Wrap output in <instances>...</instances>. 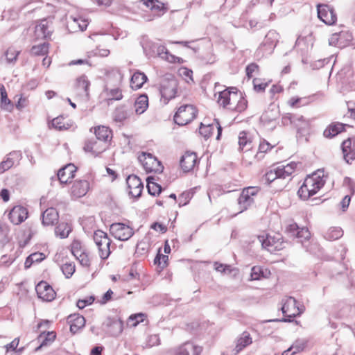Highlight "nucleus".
Masks as SVG:
<instances>
[{
    "label": "nucleus",
    "instance_id": "nucleus-1",
    "mask_svg": "<svg viewBox=\"0 0 355 355\" xmlns=\"http://www.w3.org/2000/svg\"><path fill=\"white\" fill-rule=\"evenodd\" d=\"M220 106L230 111L242 112L248 107V101L236 87H230L218 94Z\"/></svg>",
    "mask_w": 355,
    "mask_h": 355
},
{
    "label": "nucleus",
    "instance_id": "nucleus-2",
    "mask_svg": "<svg viewBox=\"0 0 355 355\" xmlns=\"http://www.w3.org/2000/svg\"><path fill=\"white\" fill-rule=\"evenodd\" d=\"M327 176L323 170H318L306 177L302 185L297 191L299 197L304 200H308L316 194L324 185Z\"/></svg>",
    "mask_w": 355,
    "mask_h": 355
},
{
    "label": "nucleus",
    "instance_id": "nucleus-3",
    "mask_svg": "<svg viewBox=\"0 0 355 355\" xmlns=\"http://www.w3.org/2000/svg\"><path fill=\"white\" fill-rule=\"evenodd\" d=\"M239 150L242 153V159L248 164H252L250 152L256 144L254 134L249 131H241L238 136Z\"/></svg>",
    "mask_w": 355,
    "mask_h": 355
},
{
    "label": "nucleus",
    "instance_id": "nucleus-4",
    "mask_svg": "<svg viewBox=\"0 0 355 355\" xmlns=\"http://www.w3.org/2000/svg\"><path fill=\"white\" fill-rule=\"evenodd\" d=\"M198 114V110L196 105L186 103L180 105L173 116L174 122L178 125H186L195 120Z\"/></svg>",
    "mask_w": 355,
    "mask_h": 355
},
{
    "label": "nucleus",
    "instance_id": "nucleus-5",
    "mask_svg": "<svg viewBox=\"0 0 355 355\" xmlns=\"http://www.w3.org/2000/svg\"><path fill=\"white\" fill-rule=\"evenodd\" d=\"M138 160L147 173L160 174L164 171L162 163L151 153L141 152L138 155Z\"/></svg>",
    "mask_w": 355,
    "mask_h": 355
},
{
    "label": "nucleus",
    "instance_id": "nucleus-6",
    "mask_svg": "<svg viewBox=\"0 0 355 355\" xmlns=\"http://www.w3.org/2000/svg\"><path fill=\"white\" fill-rule=\"evenodd\" d=\"M259 191V187H248L243 189L237 199L238 212L242 213L250 208L254 204Z\"/></svg>",
    "mask_w": 355,
    "mask_h": 355
},
{
    "label": "nucleus",
    "instance_id": "nucleus-7",
    "mask_svg": "<svg viewBox=\"0 0 355 355\" xmlns=\"http://www.w3.org/2000/svg\"><path fill=\"white\" fill-rule=\"evenodd\" d=\"M258 239L262 248L271 253L280 251L285 248L284 238L279 233L274 235H259Z\"/></svg>",
    "mask_w": 355,
    "mask_h": 355
},
{
    "label": "nucleus",
    "instance_id": "nucleus-8",
    "mask_svg": "<svg viewBox=\"0 0 355 355\" xmlns=\"http://www.w3.org/2000/svg\"><path fill=\"white\" fill-rule=\"evenodd\" d=\"M178 91V82L173 76L164 78L159 86L161 101L167 104L171 100L175 98Z\"/></svg>",
    "mask_w": 355,
    "mask_h": 355
},
{
    "label": "nucleus",
    "instance_id": "nucleus-9",
    "mask_svg": "<svg viewBox=\"0 0 355 355\" xmlns=\"http://www.w3.org/2000/svg\"><path fill=\"white\" fill-rule=\"evenodd\" d=\"M94 241L98 248L101 259H106L111 254L112 240L107 234L102 230H96L94 234Z\"/></svg>",
    "mask_w": 355,
    "mask_h": 355
},
{
    "label": "nucleus",
    "instance_id": "nucleus-10",
    "mask_svg": "<svg viewBox=\"0 0 355 355\" xmlns=\"http://www.w3.org/2000/svg\"><path fill=\"white\" fill-rule=\"evenodd\" d=\"M51 322L49 320L41 321L37 324V329L40 331V334L37 336V342L40 343V346L36 348V351L40 349L44 346H47L53 343L56 338V333L54 331H49Z\"/></svg>",
    "mask_w": 355,
    "mask_h": 355
},
{
    "label": "nucleus",
    "instance_id": "nucleus-11",
    "mask_svg": "<svg viewBox=\"0 0 355 355\" xmlns=\"http://www.w3.org/2000/svg\"><path fill=\"white\" fill-rule=\"evenodd\" d=\"M317 12L318 17L327 25H334L337 21V15L334 8L328 4H318Z\"/></svg>",
    "mask_w": 355,
    "mask_h": 355
},
{
    "label": "nucleus",
    "instance_id": "nucleus-12",
    "mask_svg": "<svg viewBox=\"0 0 355 355\" xmlns=\"http://www.w3.org/2000/svg\"><path fill=\"white\" fill-rule=\"evenodd\" d=\"M110 233L116 239L127 241L134 234L133 229L123 223H115L110 225Z\"/></svg>",
    "mask_w": 355,
    "mask_h": 355
},
{
    "label": "nucleus",
    "instance_id": "nucleus-13",
    "mask_svg": "<svg viewBox=\"0 0 355 355\" xmlns=\"http://www.w3.org/2000/svg\"><path fill=\"white\" fill-rule=\"evenodd\" d=\"M28 217V209L21 205H15L8 211L9 221L17 225L25 221Z\"/></svg>",
    "mask_w": 355,
    "mask_h": 355
},
{
    "label": "nucleus",
    "instance_id": "nucleus-14",
    "mask_svg": "<svg viewBox=\"0 0 355 355\" xmlns=\"http://www.w3.org/2000/svg\"><path fill=\"white\" fill-rule=\"evenodd\" d=\"M285 232L290 237L300 239L301 242L309 240L311 237V233L308 228L300 227L295 222L291 223L286 227Z\"/></svg>",
    "mask_w": 355,
    "mask_h": 355
},
{
    "label": "nucleus",
    "instance_id": "nucleus-15",
    "mask_svg": "<svg viewBox=\"0 0 355 355\" xmlns=\"http://www.w3.org/2000/svg\"><path fill=\"white\" fill-rule=\"evenodd\" d=\"M199 159L196 153L187 151L181 157L180 166L184 173L193 171L198 167Z\"/></svg>",
    "mask_w": 355,
    "mask_h": 355
},
{
    "label": "nucleus",
    "instance_id": "nucleus-16",
    "mask_svg": "<svg viewBox=\"0 0 355 355\" xmlns=\"http://www.w3.org/2000/svg\"><path fill=\"white\" fill-rule=\"evenodd\" d=\"M35 291L38 297L43 301L51 302L56 296V293L52 286L45 281L40 282L35 287Z\"/></svg>",
    "mask_w": 355,
    "mask_h": 355
},
{
    "label": "nucleus",
    "instance_id": "nucleus-17",
    "mask_svg": "<svg viewBox=\"0 0 355 355\" xmlns=\"http://www.w3.org/2000/svg\"><path fill=\"white\" fill-rule=\"evenodd\" d=\"M341 150L344 160L351 164L355 160V137H348L341 143Z\"/></svg>",
    "mask_w": 355,
    "mask_h": 355
},
{
    "label": "nucleus",
    "instance_id": "nucleus-18",
    "mask_svg": "<svg viewBox=\"0 0 355 355\" xmlns=\"http://www.w3.org/2000/svg\"><path fill=\"white\" fill-rule=\"evenodd\" d=\"M282 310L284 317L288 318L286 320L288 321H291L292 318L300 315L302 313L301 309L297 306V301L291 297L286 300Z\"/></svg>",
    "mask_w": 355,
    "mask_h": 355
},
{
    "label": "nucleus",
    "instance_id": "nucleus-19",
    "mask_svg": "<svg viewBox=\"0 0 355 355\" xmlns=\"http://www.w3.org/2000/svg\"><path fill=\"white\" fill-rule=\"evenodd\" d=\"M94 132L98 141H103V144L108 146L113 137L112 130L109 127L103 125H98L90 129Z\"/></svg>",
    "mask_w": 355,
    "mask_h": 355
},
{
    "label": "nucleus",
    "instance_id": "nucleus-20",
    "mask_svg": "<svg viewBox=\"0 0 355 355\" xmlns=\"http://www.w3.org/2000/svg\"><path fill=\"white\" fill-rule=\"evenodd\" d=\"M352 40V35L347 31H340L333 33L329 39V43L331 46L338 48H344L347 46Z\"/></svg>",
    "mask_w": 355,
    "mask_h": 355
},
{
    "label": "nucleus",
    "instance_id": "nucleus-21",
    "mask_svg": "<svg viewBox=\"0 0 355 355\" xmlns=\"http://www.w3.org/2000/svg\"><path fill=\"white\" fill-rule=\"evenodd\" d=\"M128 192L134 198H138L141 196L144 184L139 178L137 175H129L126 180Z\"/></svg>",
    "mask_w": 355,
    "mask_h": 355
},
{
    "label": "nucleus",
    "instance_id": "nucleus-22",
    "mask_svg": "<svg viewBox=\"0 0 355 355\" xmlns=\"http://www.w3.org/2000/svg\"><path fill=\"white\" fill-rule=\"evenodd\" d=\"M89 189V183L87 180L75 181L71 189L70 195L73 199L80 198L87 194Z\"/></svg>",
    "mask_w": 355,
    "mask_h": 355
},
{
    "label": "nucleus",
    "instance_id": "nucleus-23",
    "mask_svg": "<svg viewBox=\"0 0 355 355\" xmlns=\"http://www.w3.org/2000/svg\"><path fill=\"white\" fill-rule=\"evenodd\" d=\"M103 326L106 331L112 336H119L123 330V322L118 318H108L103 322Z\"/></svg>",
    "mask_w": 355,
    "mask_h": 355
},
{
    "label": "nucleus",
    "instance_id": "nucleus-24",
    "mask_svg": "<svg viewBox=\"0 0 355 355\" xmlns=\"http://www.w3.org/2000/svg\"><path fill=\"white\" fill-rule=\"evenodd\" d=\"M77 167L73 164H68L61 168L58 172V178L60 183L70 182L75 177Z\"/></svg>",
    "mask_w": 355,
    "mask_h": 355
},
{
    "label": "nucleus",
    "instance_id": "nucleus-25",
    "mask_svg": "<svg viewBox=\"0 0 355 355\" xmlns=\"http://www.w3.org/2000/svg\"><path fill=\"white\" fill-rule=\"evenodd\" d=\"M88 24V19L81 16L70 17L67 21V28L71 32L83 31Z\"/></svg>",
    "mask_w": 355,
    "mask_h": 355
},
{
    "label": "nucleus",
    "instance_id": "nucleus-26",
    "mask_svg": "<svg viewBox=\"0 0 355 355\" xmlns=\"http://www.w3.org/2000/svg\"><path fill=\"white\" fill-rule=\"evenodd\" d=\"M49 23L46 20H42L35 27L34 41L46 40L51 36Z\"/></svg>",
    "mask_w": 355,
    "mask_h": 355
},
{
    "label": "nucleus",
    "instance_id": "nucleus-27",
    "mask_svg": "<svg viewBox=\"0 0 355 355\" xmlns=\"http://www.w3.org/2000/svg\"><path fill=\"white\" fill-rule=\"evenodd\" d=\"M202 352V347L187 342L177 349L176 355H200Z\"/></svg>",
    "mask_w": 355,
    "mask_h": 355
},
{
    "label": "nucleus",
    "instance_id": "nucleus-28",
    "mask_svg": "<svg viewBox=\"0 0 355 355\" xmlns=\"http://www.w3.org/2000/svg\"><path fill=\"white\" fill-rule=\"evenodd\" d=\"M67 323L70 326L71 332L76 334L85 327V319L79 313H73L68 316Z\"/></svg>",
    "mask_w": 355,
    "mask_h": 355
},
{
    "label": "nucleus",
    "instance_id": "nucleus-29",
    "mask_svg": "<svg viewBox=\"0 0 355 355\" xmlns=\"http://www.w3.org/2000/svg\"><path fill=\"white\" fill-rule=\"evenodd\" d=\"M347 125L340 122H332L325 128L323 135L326 138L331 139L338 134L345 132Z\"/></svg>",
    "mask_w": 355,
    "mask_h": 355
},
{
    "label": "nucleus",
    "instance_id": "nucleus-30",
    "mask_svg": "<svg viewBox=\"0 0 355 355\" xmlns=\"http://www.w3.org/2000/svg\"><path fill=\"white\" fill-rule=\"evenodd\" d=\"M275 146V144L272 145L264 139L261 140L259 144L257 152L252 157L251 156L252 163L254 162L261 161L263 159H264L266 154L270 151Z\"/></svg>",
    "mask_w": 355,
    "mask_h": 355
},
{
    "label": "nucleus",
    "instance_id": "nucleus-31",
    "mask_svg": "<svg viewBox=\"0 0 355 355\" xmlns=\"http://www.w3.org/2000/svg\"><path fill=\"white\" fill-rule=\"evenodd\" d=\"M59 214L53 207L46 209L42 214V224L44 226H53L58 223Z\"/></svg>",
    "mask_w": 355,
    "mask_h": 355
},
{
    "label": "nucleus",
    "instance_id": "nucleus-32",
    "mask_svg": "<svg viewBox=\"0 0 355 355\" xmlns=\"http://www.w3.org/2000/svg\"><path fill=\"white\" fill-rule=\"evenodd\" d=\"M305 123L304 118L302 116H297L291 113L285 114L282 118V123L284 126H292L298 128L302 124Z\"/></svg>",
    "mask_w": 355,
    "mask_h": 355
},
{
    "label": "nucleus",
    "instance_id": "nucleus-33",
    "mask_svg": "<svg viewBox=\"0 0 355 355\" xmlns=\"http://www.w3.org/2000/svg\"><path fill=\"white\" fill-rule=\"evenodd\" d=\"M107 146L105 144H101L97 141L89 140L85 144L84 150L97 156L104 152Z\"/></svg>",
    "mask_w": 355,
    "mask_h": 355
},
{
    "label": "nucleus",
    "instance_id": "nucleus-34",
    "mask_svg": "<svg viewBox=\"0 0 355 355\" xmlns=\"http://www.w3.org/2000/svg\"><path fill=\"white\" fill-rule=\"evenodd\" d=\"M141 2L158 16L163 15L167 10L165 4L159 0H141Z\"/></svg>",
    "mask_w": 355,
    "mask_h": 355
},
{
    "label": "nucleus",
    "instance_id": "nucleus-35",
    "mask_svg": "<svg viewBox=\"0 0 355 355\" xmlns=\"http://www.w3.org/2000/svg\"><path fill=\"white\" fill-rule=\"evenodd\" d=\"M252 343V338L249 332L245 331L236 340V346L234 348L235 354L239 353L247 346Z\"/></svg>",
    "mask_w": 355,
    "mask_h": 355
},
{
    "label": "nucleus",
    "instance_id": "nucleus-36",
    "mask_svg": "<svg viewBox=\"0 0 355 355\" xmlns=\"http://www.w3.org/2000/svg\"><path fill=\"white\" fill-rule=\"evenodd\" d=\"M148 97L146 94L139 95L135 101L134 108L137 114H143L148 107Z\"/></svg>",
    "mask_w": 355,
    "mask_h": 355
},
{
    "label": "nucleus",
    "instance_id": "nucleus-37",
    "mask_svg": "<svg viewBox=\"0 0 355 355\" xmlns=\"http://www.w3.org/2000/svg\"><path fill=\"white\" fill-rule=\"evenodd\" d=\"M147 80L148 78L145 73L138 71H135L130 79V87L132 89H139L143 87Z\"/></svg>",
    "mask_w": 355,
    "mask_h": 355
},
{
    "label": "nucleus",
    "instance_id": "nucleus-38",
    "mask_svg": "<svg viewBox=\"0 0 355 355\" xmlns=\"http://www.w3.org/2000/svg\"><path fill=\"white\" fill-rule=\"evenodd\" d=\"M158 55L162 59L170 63L182 64L184 62V60L182 58L171 54L164 46H161L158 49Z\"/></svg>",
    "mask_w": 355,
    "mask_h": 355
},
{
    "label": "nucleus",
    "instance_id": "nucleus-39",
    "mask_svg": "<svg viewBox=\"0 0 355 355\" xmlns=\"http://www.w3.org/2000/svg\"><path fill=\"white\" fill-rule=\"evenodd\" d=\"M0 107L7 111H11L13 108V104L8 96L5 86L2 84H0Z\"/></svg>",
    "mask_w": 355,
    "mask_h": 355
},
{
    "label": "nucleus",
    "instance_id": "nucleus-40",
    "mask_svg": "<svg viewBox=\"0 0 355 355\" xmlns=\"http://www.w3.org/2000/svg\"><path fill=\"white\" fill-rule=\"evenodd\" d=\"M270 275L268 269L255 266L252 268L250 277L252 280H259L262 278H268Z\"/></svg>",
    "mask_w": 355,
    "mask_h": 355
},
{
    "label": "nucleus",
    "instance_id": "nucleus-41",
    "mask_svg": "<svg viewBox=\"0 0 355 355\" xmlns=\"http://www.w3.org/2000/svg\"><path fill=\"white\" fill-rule=\"evenodd\" d=\"M215 128L217 130L218 135L216 138L218 139L220 135H221V127L219 125L218 123L216 124H211L209 125H205L201 124L199 128L200 134L203 135L205 137H209L213 135V131L215 130Z\"/></svg>",
    "mask_w": 355,
    "mask_h": 355
},
{
    "label": "nucleus",
    "instance_id": "nucleus-42",
    "mask_svg": "<svg viewBox=\"0 0 355 355\" xmlns=\"http://www.w3.org/2000/svg\"><path fill=\"white\" fill-rule=\"evenodd\" d=\"M123 79V75L118 68H112L105 72V80L107 83L115 81L117 83H121Z\"/></svg>",
    "mask_w": 355,
    "mask_h": 355
},
{
    "label": "nucleus",
    "instance_id": "nucleus-43",
    "mask_svg": "<svg viewBox=\"0 0 355 355\" xmlns=\"http://www.w3.org/2000/svg\"><path fill=\"white\" fill-rule=\"evenodd\" d=\"M49 48L50 44L44 42L42 44L33 45L30 50V53L35 56H44L49 53Z\"/></svg>",
    "mask_w": 355,
    "mask_h": 355
},
{
    "label": "nucleus",
    "instance_id": "nucleus-44",
    "mask_svg": "<svg viewBox=\"0 0 355 355\" xmlns=\"http://www.w3.org/2000/svg\"><path fill=\"white\" fill-rule=\"evenodd\" d=\"M107 101H120L123 98V91L120 87L107 88L105 91Z\"/></svg>",
    "mask_w": 355,
    "mask_h": 355
},
{
    "label": "nucleus",
    "instance_id": "nucleus-45",
    "mask_svg": "<svg viewBox=\"0 0 355 355\" xmlns=\"http://www.w3.org/2000/svg\"><path fill=\"white\" fill-rule=\"evenodd\" d=\"M148 322V316L146 313H139L135 314H132L128 318L127 324L130 327H135L139 324Z\"/></svg>",
    "mask_w": 355,
    "mask_h": 355
},
{
    "label": "nucleus",
    "instance_id": "nucleus-46",
    "mask_svg": "<svg viewBox=\"0 0 355 355\" xmlns=\"http://www.w3.org/2000/svg\"><path fill=\"white\" fill-rule=\"evenodd\" d=\"M129 117V112L125 105L117 107L113 113V119L116 122H123Z\"/></svg>",
    "mask_w": 355,
    "mask_h": 355
},
{
    "label": "nucleus",
    "instance_id": "nucleus-47",
    "mask_svg": "<svg viewBox=\"0 0 355 355\" xmlns=\"http://www.w3.org/2000/svg\"><path fill=\"white\" fill-rule=\"evenodd\" d=\"M46 258V255L40 252H34L30 254L26 259L24 266L29 268L33 263H40Z\"/></svg>",
    "mask_w": 355,
    "mask_h": 355
},
{
    "label": "nucleus",
    "instance_id": "nucleus-48",
    "mask_svg": "<svg viewBox=\"0 0 355 355\" xmlns=\"http://www.w3.org/2000/svg\"><path fill=\"white\" fill-rule=\"evenodd\" d=\"M52 126L58 130H67L70 127V124L67 119L62 116L54 118L51 122Z\"/></svg>",
    "mask_w": 355,
    "mask_h": 355
},
{
    "label": "nucleus",
    "instance_id": "nucleus-49",
    "mask_svg": "<svg viewBox=\"0 0 355 355\" xmlns=\"http://www.w3.org/2000/svg\"><path fill=\"white\" fill-rule=\"evenodd\" d=\"M76 258L79 261L80 263L83 266L87 268L91 266L93 261V257L90 254L87 250H85L83 252L76 256Z\"/></svg>",
    "mask_w": 355,
    "mask_h": 355
},
{
    "label": "nucleus",
    "instance_id": "nucleus-50",
    "mask_svg": "<svg viewBox=\"0 0 355 355\" xmlns=\"http://www.w3.org/2000/svg\"><path fill=\"white\" fill-rule=\"evenodd\" d=\"M71 232V226L67 223H60L55 229L56 236H60L61 239L68 237L69 233Z\"/></svg>",
    "mask_w": 355,
    "mask_h": 355
},
{
    "label": "nucleus",
    "instance_id": "nucleus-51",
    "mask_svg": "<svg viewBox=\"0 0 355 355\" xmlns=\"http://www.w3.org/2000/svg\"><path fill=\"white\" fill-rule=\"evenodd\" d=\"M147 181V189L148 193L152 196L159 195L161 193L162 187L159 184L155 182V178L148 177Z\"/></svg>",
    "mask_w": 355,
    "mask_h": 355
},
{
    "label": "nucleus",
    "instance_id": "nucleus-52",
    "mask_svg": "<svg viewBox=\"0 0 355 355\" xmlns=\"http://www.w3.org/2000/svg\"><path fill=\"white\" fill-rule=\"evenodd\" d=\"M90 83L85 75H83L76 80V88L80 92H84L86 95L88 94V90Z\"/></svg>",
    "mask_w": 355,
    "mask_h": 355
},
{
    "label": "nucleus",
    "instance_id": "nucleus-53",
    "mask_svg": "<svg viewBox=\"0 0 355 355\" xmlns=\"http://www.w3.org/2000/svg\"><path fill=\"white\" fill-rule=\"evenodd\" d=\"M154 263L157 265L159 270H162L168 265V255L162 254L160 253V251H159L157 256L155 258Z\"/></svg>",
    "mask_w": 355,
    "mask_h": 355
},
{
    "label": "nucleus",
    "instance_id": "nucleus-54",
    "mask_svg": "<svg viewBox=\"0 0 355 355\" xmlns=\"http://www.w3.org/2000/svg\"><path fill=\"white\" fill-rule=\"evenodd\" d=\"M263 178L268 184H271L277 179H280L277 167L271 168L267 171Z\"/></svg>",
    "mask_w": 355,
    "mask_h": 355
},
{
    "label": "nucleus",
    "instance_id": "nucleus-55",
    "mask_svg": "<svg viewBox=\"0 0 355 355\" xmlns=\"http://www.w3.org/2000/svg\"><path fill=\"white\" fill-rule=\"evenodd\" d=\"M214 269L222 274H230L234 271H237L236 268H232L230 265L223 264L219 262H214Z\"/></svg>",
    "mask_w": 355,
    "mask_h": 355
},
{
    "label": "nucleus",
    "instance_id": "nucleus-56",
    "mask_svg": "<svg viewBox=\"0 0 355 355\" xmlns=\"http://www.w3.org/2000/svg\"><path fill=\"white\" fill-rule=\"evenodd\" d=\"M19 53V50L14 46H10L5 52V56L8 62H14L17 60Z\"/></svg>",
    "mask_w": 355,
    "mask_h": 355
},
{
    "label": "nucleus",
    "instance_id": "nucleus-57",
    "mask_svg": "<svg viewBox=\"0 0 355 355\" xmlns=\"http://www.w3.org/2000/svg\"><path fill=\"white\" fill-rule=\"evenodd\" d=\"M169 222L170 220L155 222L150 225V228L159 234H164L168 230Z\"/></svg>",
    "mask_w": 355,
    "mask_h": 355
},
{
    "label": "nucleus",
    "instance_id": "nucleus-58",
    "mask_svg": "<svg viewBox=\"0 0 355 355\" xmlns=\"http://www.w3.org/2000/svg\"><path fill=\"white\" fill-rule=\"evenodd\" d=\"M61 269L66 278H70L76 271V265L73 262H66Z\"/></svg>",
    "mask_w": 355,
    "mask_h": 355
},
{
    "label": "nucleus",
    "instance_id": "nucleus-59",
    "mask_svg": "<svg viewBox=\"0 0 355 355\" xmlns=\"http://www.w3.org/2000/svg\"><path fill=\"white\" fill-rule=\"evenodd\" d=\"M343 235V231L340 228L331 227L325 233V237L329 240H336L341 237Z\"/></svg>",
    "mask_w": 355,
    "mask_h": 355
},
{
    "label": "nucleus",
    "instance_id": "nucleus-60",
    "mask_svg": "<svg viewBox=\"0 0 355 355\" xmlns=\"http://www.w3.org/2000/svg\"><path fill=\"white\" fill-rule=\"evenodd\" d=\"M87 250L82 242L78 239H74L71 244V252L74 257Z\"/></svg>",
    "mask_w": 355,
    "mask_h": 355
},
{
    "label": "nucleus",
    "instance_id": "nucleus-61",
    "mask_svg": "<svg viewBox=\"0 0 355 355\" xmlns=\"http://www.w3.org/2000/svg\"><path fill=\"white\" fill-rule=\"evenodd\" d=\"M96 300L94 295L87 296L83 299H79L76 302V306L79 309H83L87 306L92 305Z\"/></svg>",
    "mask_w": 355,
    "mask_h": 355
},
{
    "label": "nucleus",
    "instance_id": "nucleus-62",
    "mask_svg": "<svg viewBox=\"0 0 355 355\" xmlns=\"http://www.w3.org/2000/svg\"><path fill=\"white\" fill-rule=\"evenodd\" d=\"M114 292L109 289L101 297L96 298V303L100 305H104L113 299Z\"/></svg>",
    "mask_w": 355,
    "mask_h": 355
},
{
    "label": "nucleus",
    "instance_id": "nucleus-63",
    "mask_svg": "<svg viewBox=\"0 0 355 355\" xmlns=\"http://www.w3.org/2000/svg\"><path fill=\"white\" fill-rule=\"evenodd\" d=\"M252 83L254 90L258 92H263L268 85V83L259 78L253 79Z\"/></svg>",
    "mask_w": 355,
    "mask_h": 355
},
{
    "label": "nucleus",
    "instance_id": "nucleus-64",
    "mask_svg": "<svg viewBox=\"0 0 355 355\" xmlns=\"http://www.w3.org/2000/svg\"><path fill=\"white\" fill-rule=\"evenodd\" d=\"M284 92V87L280 84H275L270 89V94L272 99H277L279 94Z\"/></svg>",
    "mask_w": 355,
    "mask_h": 355
}]
</instances>
